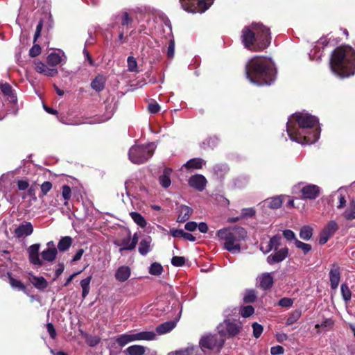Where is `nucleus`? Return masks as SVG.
<instances>
[{
    "label": "nucleus",
    "instance_id": "f257e3e1",
    "mask_svg": "<svg viewBox=\"0 0 355 355\" xmlns=\"http://www.w3.org/2000/svg\"><path fill=\"white\" fill-rule=\"evenodd\" d=\"M292 117L297 126L291 121L287 123L286 130L291 139L302 144H311L318 140L320 130L318 128L313 130L318 123L315 116L307 113L297 112Z\"/></svg>",
    "mask_w": 355,
    "mask_h": 355
},
{
    "label": "nucleus",
    "instance_id": "f03ea898",
    "mask_svg": "<svg viewBox=\"0 0 355 355\" xmlns=\"http://www.w3.org/2000/svg\"><path fill=\"white\" fill-rule=\"evenodd\" d=\"M247 78L259 86L270 85L276 78V69L270 60L256 56L245 65Z\"/></svg>",
    "mask_w": 355,
    "mask_h": 355
},
{
    "label": "nucleus",
    "instance_id": "7ed1b4c3",
    "mask_svg": "<svg viewBox=\"0 0 355 355\" xmlns=\"http://www.w3.org/2000/svg\"><path fill=\"white\" fill-rule=\"evenodd\" d=\"M241 42L245 49L251 51H263L271 43L270 30L261 23H252L241 31Z\"/></svg>",
    "mask_w": 355,
    "mask_h": 355
},
{
    "label": "nucleus",
    "instance_id": "20e7f679",
    "mask_svg": "<svg viewBox=\"0 0 355 355\" xmlns=\"http://www.w3.org/2000/svg\"><path fill=\"white\" fill-rule=\"evenodd\" d=\"M331 71L341 78L349 77L355 73V50L349 46H340L331 55Z\"/></svg>",
    "mask_w": 355,
    "mask_h": 355
},
{
    "label": "nucleus",
    "instance_id": "39448f33",
    "mask_svg": "<svg viewBox=\"0 0 355 355\" xmlns=\"http://www.w3.org/2000/svg\"><path fill=\"white\" fill-rule=\"evenodd\" d=\"M217 236L224 241V249L232 254H239L241 250V242L247 236V232L243 227L236 225L219 230Z\"/></svg>",
    "mask_w": 355,
    "mask_h": 355
},
{
    "label": "nucleus",
    "instance_id": "423d86ee",
    "mask_svg": "<svg viewBox=\"0 0 355 355\" xmlns=\"http://www.w3.org/2000/svg\"><path fill=\"white\" fill-rule=\"evenodd\" d=\"M40 248V243H35L29 246L27 251L28 253V260L31 263L41 266L43 265V261L52 262L53 261L58 254V250L56 248L51 249H45L41 252L42 259L40 258L39 251Z\"/></svg>",
    "mask_w": 355,
    "mask_h": 355
},
{
    "label": "nucleus",
    "instance_id": "0eeeda50",
    "mask_svg": "<svg viewBox=\"0 0 355 355\" xmlns=\"http://www.w3.org/2000/svg\"><path fill=\"white\" fill-rule=\"evenodd\" d=\"M155 149V146L153 143L146 146H132L128 152L129 159L134 164H143L153 156Z\"/></svg>",
    "mask_w": 355,
    "mask_h": 355
},
{
    "label": "nucleus",
    "instance_id": "6e6552de",
    "mask_svg": "<svg viewBox=\"0 0 355 355\" xmlns=\"http://www.w3.org/2000/svg\"><path fill=\"white\" fill-rule=\"evenodd\" d=\"M243 329L241 322H235L230 319H225L217 327L218 333L225 339L232 338L238 336Z\"/></svg>",
    "mask_w": 355,
    "mask_h": 355
},
{
    "label": "nucleus",
    "instance_id": "1a4fd4ad",
    "mask_svg": "<svg viewBox=\"0 0 355 355\" xmlns=\"http://www.w3.org/2000/svg\"><path fill=\"white\" fill-rule=\"evenodd\" d=\"M225 339L218 333L217 334H207L201 337L199 341V346L202 350L205 349L209 350H216L220 352L223 347Z\"/></svg>",
    "mask_w": 355,
    "mask_h": 355
},
{
    "label": "nucleus",
    "instance_id": "9d476101",
    "mask_svg": "<svg viewBox=\"0 0 355 355\" xmlns=\"http://www.w3.org/2000/svg\"><path fill=\"white\" fill-rule=\"evenodd\" d=\"M330 286L332 290L338 288L340 281V268L338 263H333L329 273Z\"/></svg>",
    "mask_w": 355,
    "mask_h": 355
},
{
    "label": "nucleus",
    "instance_id": "9b49d317",
    "mask_svg": "<svg viewBox=\"0 0 355 355\" xmlns=\"http://www.w3.org/2000/svg\"><path fill=\"white\" fill-rule=\"evenodd\" d=\"M320 193V188L315 184H307L301 189L302 198L315 200Z\"/></svg>",
    "mask_w": 355,
    "mask_h": 355
},
{
    "label": "nucleus",
    "instance_id": "f8f14e48",
    "mask_svg": "<svg viewBox=\"0 0 355 355\" xmlns=\"http://www.w3.org/2000/svg\"><path fill=\"white\" fill-rule=\"evenodd\" d=\"M288 256V248L284 247L277 250H275V252L270 254L267 257V262L270 265H273L277 263L283 261Z\"/></svg>",
    "mask_w": 355,
    "mask_h": 355
},
{
    "label": "nucleus",
    "instance_id": "ddd939ff",
    "mask_svg": "<svg viewBox=\"0 0 355 355\" xmlns=\"http://www.w3.org/2000/svg\"><path fill=\"white\" fill-rule=\"evenodd\" d=\"M207 182L205 177L200 174L192 175L189 180V185L198 191H202L205 189Z\"/></svg>",
    "mask_w": 355,
    "mask_h": 355
},
{
    "label": "nucleus",
    "instance_id": "4468645a",
    "mask_svg": "<svg viewBox=\"0 0 355 355\" xmlns=\"http://www.w3.org/2000/svg\"><path fill=\"white\" fill-rule=\"evenodd\" d=\"M35 69L37 72L49 77H54L58 75V71L54 68H49L46 64L40 60H35Z\"/></svg>",
    "mask_w": 355,
    "mask_h": 355
},
{
    "label": "nucleus",
    "instance_id": "2eb2a0df",
    "mask_svg": "<svg viewBox=\"0 0 355 355\" xmlns=\"http://www.w3.org/2000/svg\"><path fill=\"white\" fill-rule=\"evenodd\" d=\"M4 277L8 278V283L12 289L26 293V286L22 282L15 279L11 272L8 271L5 275L1 276L2 279H4Z\"/></svg>",
    "mask_w": 355,
    "mask_h": 355
},
{
    "label": "nucleus",
    "instance_id": "dca6fc26",
    "mask_svg": "<svg viewBox=\"0 0 355 355\" xmlns=\"http://www.w3.org/2000/svg\"><path fill=\"white\" fill-rule=\"evenodd\" d=\"M33 232V227L30 222H24L20 224L14 230L15 235L19 239L31 235Z\"/></svg>",
    "mask_w": 355,
    "mask_h": 355
},
{
    "label": "nucleus",
    "instance_id": "f3484780",
    "mask_svg": "<svg viewBox=\"0 0 355 355\" xmlns=\"http://www.w3.org/2000/svg\"><path fill=\"white\" fill-rule=\"evenodd\" d=\"M28 280L39 291H44L49 285L44 277L35 276L32 272L28 273Z\"/></svg>",
    "mask_w": 355,
    "mask_h": 355
},
{
    "label": "nucleus",
    "instance_id": "a211bd4d",
    "mask_svg": "<svg viewBox=\"0 0 355 355\" xmlns=\"http://www.w3.org/2000/svg\"><path fill=\"white\" fill-rule=\"evenodd\" d=\"M274 283V278L270 272L262 273L259 277V286L263 290H269Z\"/></svg>",
    "mask_w": 355,
    "mask_h": 355
},
{
    "label": "nucleus",
    "instance_id": "6ab92c4d",
    "mask_svg": "<svg viewBox=\"0 0 355 355\" xmlns=\"http://www.w3.org/2000/svg\"><path fill=\"white\" fill-rule=\"evenodd\" d=\"M177 209L179 213L177 218L178 223H184L188 220L193 212V209L190 207L184 205H180Z\"/></svg>",
    "mask_w": 355,
    "mask_h": 355
},
{
    "label": "nucleus",
    "instance_id": "aec40b11",
    "mask_svg": "<svg viewBox=\"0 0 355 355\" xmlns=\"http://www.w3.org/2000/svg\"><path fill=\"white\" fill-rule=\"evenodd\" d=\"M130 274V268L128 266H122L116 270L114 277L117 281L124 282L128 279Z\"/></svg>",
    "mask_w": 355,
    "mask_h": 355
},
{
    "label": "nucleus",
    "instance_id": "412c9836",
    "mask_svg": "<svg viewBox=\"0 0 355 355\" xmlns=\"http://www.w3.org/2000/svg\"><path fill=\"white\" fill-rule=\"evenodd\" d=\"M106 78L102 75H97L91 82V87L96 92H102L105 87Z\"/></svg>",
    "mask_w": 355,
    "mask_h": 355
},
{
    "label": "nucleus",
    "instance_id": "4be33fe9",
    "mask_svg": "<svg viewBox=\"0 0 355 355\" xmlns=\"http://www.w3.org/2000/svg\"><path fill=\"white\" fill-rule=\"evenodd\" d=\"M176 320H170L163 322L156 327V332L159 335L168 333L176 327Z\"/></svg>",
    "mask_w": 355,
    "mask_h": 355
},
{
    "label": "nucleus",
    "instance_id": "5701e85b",
    "mask_svg": "<svg viewBox=\"0 0 355 355\" xmlns=\"http://www.w3.org/2000/svg\"><path fill=\"white\" fill-rule=\"evenodd\" d=\"M172 173V169L171 168L166 167L163 171L162 175L159 177V182L160 185L164 188L167 189L170 187L171 184V175Z\"/></svg>",
    "mask_w": 355,
    "mask_h": 355
},
{
    "label": "nucleus",
    "instance_id": "b1692460",
    "mask_svg": "<svg viewBox=\"0 0 355 355\" xmlns=\"http://www.w3.org/2000/svg\"><path fill=\"white\" fill-rule=\"evenodd\" d=\"M152 239L150 236L141 239L139 243L138 251L140 254L145 256L150 251Z\"/></svg>",
    "mask_w": 355,
    "mask_h": 355
},
{
    "label": "nucleus",
    "instance_id": "393cba45",
    "mask_svg": "<svg viewBox=\"0 0 355 355\" xmlns=\"http://www.w3.org/2000/svg\"><path fill=\"white\" fill-rule=\"evenodd\" d=\"M205 164L202 158H192L183 165L187 169H200Z\"/></svg>",
    "mask_w": 355,
    "mask_h": 355
},
{
    "label": "nucleus",
    "instance_id": "a878e982",
    "mask_svg": "<svg viewBox=\"0 0 355 355\" xmlns=\"http://www.w3.org/2000/svg\"><path fill=\"white\" fill-rule=\"evenodd\" d=\"M135 340V336L133 334H123L117 336L115 338V342L120 346V347H124L128 343L130 342H133Z\"/></svg>",
    "mask_w": 355,
    "mask_h": 355
},
{
    "label": "nucleus",
    "instance_id": "bb28decb",
    "mask_svg": "<svg viewBox=\"0 0 355 355\" xmlns=\"http://www.w3.org/2000/svg\"><path fill=\"white\" fill-rule=\"evenodd\" d=\"M145 352V347L139 345H134L126 348L123 352L127 355H144Z\"/></svg>",
    "mask_w": 355,
    "mask_h": 355
},
{
    "label": "nucleus",
    "instance_id": "cd10ccee",
    "mask_svg": "<svg viewBox=\"0 0 355 355\" xmlns=\"http://www.w3.org/2000/svg\"><path fill=\"white\" fill-rule=\"evenodd\" d=\"M72 242L73 239L71 236H63L58 242L57 250L60 252H64L71 247Z\"/></svg>",
    "mask_w": 355,
    "mask_h": 355
},
{
    "label": "nucleus",
    "instance_id": "c85d7f7f",
    "mask_svg": "<svg viewBox=\"0 0 355 355\" xmlns=\"http://www.w3.org/2000/svg\"><path fill=\"white\" fill-rule=\"evenodd\" d=\"M281 236L279 235L273 236L267 243L266 252L272 250H277L281 245Z\"/></svg>",
    "mask_w": 355,
    "mask_h": 355
},
{
    "label": "nucleus",
    "instance_id": "c756f323",
    "mask_svg": "<svg viewBox=\"0 0 355 355\" xmlns=\"http://www.w3.org/2000/svg\"><path fill=\"white\" fill-rule=\"evenodd\" d=\"M343 216L347 220L355 219V201L354 200L349 201L347 209L343 213Z\"/></svg>",
    "mask_w": 355,
    "mask_h": 355
},
{
    "label": "nucleus",
    "instance_id": "7c9ffc66",
    "mask_svg": "<svg viewBox=\"0 0 355 355\" xmlns=\"http://www.w3.org/2000/svg\"><path fill=\"white\" fill-rule=\"evenodd\" d=\"M135 340H153L156 338V334L153 331H141L134 334Z\"/></svg>",
    "mask_w": 355,
    "mask_h": 355
},
{
    "label": "nucleus",
    "instance_id": "2f4dec72",
    "mask_svg": "<svg viewBox=\"0 0 355 355\" xmlns=\"http://www.w3.org/2000/svg\"><path fill=\"white\" fill-rule=\"evenodd\" d=\"M92 279V275H89L87 277H86L85 279H83L80 281V286L82 287V297L83 298H85L89 293V290H90V282H91V280Z\"/></svg>",
    "mask_w": 355,
    "mask_h": 355
},
{
    "label": "nucleus",
    "instance_id": "473e14b6",
    "mask_svg": "<svg viewBox=\"0 0 355 355\" xmlns=\"http://www.w3.org/2000/svg\"><path fill=\"white\" fill-rule=\"evenodd\" d=\"M133 221L139 227L144 228L146 226V220L144 217L139 212L132 211L130 214Z\"/></svg>",
    "mask_w": 355,
    "mask_h": 355
},
{
    "label": "nucleus",
    "instance_id": "72a5a7b5",
    "mask_svg": "<svg viewBox=\"0 0 355 355\" xmlns=\"http://www.w3.org/2000/svg\"><path fill=\"white\" fill-rule=\"evenodd\" d=\"M338 230V225L336 222L331 220L327 224L322 231L325 232L328 236L332 237Z\"/></svg>",
    "mask_w": 355,
    "mask_h": 355
},
{
    "label": "nucleus",
    "instance_id": "f704fd0d",
    "mask_svg": "<svg viewBox=\"0 0 355 355\" xmlns=\"http://www.w3.org/2000/svg\"><path fill=\"white\" fill-rule=\"evenodd\" d=\"M313 228L309 225H304L302 227L300 231V237L304 240L309 241L313 236Z\"/></svg>",
    "mask_w": 355,
    "mask_h": 355
},
{
    "label": "nucleus",
    "instance_id": "c9c22d12",
    "mask_svg": "<svg viewBox=\"0 0 355 355\" xmlns=\"http://www.w3.org/2000/svg\"><path fill=\"white\" fill-rule=\"evenodd\" d=\"M47 63L51 67H55L62 62V58L59 53H51L46 58Z\"/></svg>",
    "mask_w": 355,
    "mask_h": 355
},
{
    "label": "nucleus",
    "instance_id": "e433bc0d",
    "mask_svg": "<svg viewBox=\"0 0 355 355\" xmlns=\"http://www.w3.org/2000/svg\"><path fill=\"white\" fill-rule=\"evenodd\" d=\"M0 89L5 96L10 97L12 101L16 99L12 86L9 83H5L0 84Z\"/></svg>",
    "mask_w": 355,
    "mask_h": 355
},
{
    "label": "nucleus",
    "instance_id": "4c0bfd02",
    "mask_svg": "<svg viewBox=\"0 0 355 355\" xmlns=\"http://www.w3.org/2000/svg\"><path fill=\"white\" fill-rule=\"evenodd\" d=\"M301 315H302L301 310L295 309V310L293 311L291 313H289V315L286 319V324L291 325V324H294L295 322H297L300 319V318L301 317Z\"/></svg>",
    "mask_w": 355,
    "mask_h": 355
},
{
    "label": "nucleus",
    "instance_id": "58836bf2",
    "mask_svg": "<svg viewBox=\"0 0 355 355\" xmlns=\"http://www.w3.org/2000/svg\"><path fill=\"white\" fill-rule=\"evenodd\" d=\"M342 297L345 302H349L352 298V292L347 284H342L340 286Z\"/></svg>",
    "mask_w": 355,
    "mask_h": 355
},
{
    "label": "nucleus",
    "instance_id": "ea45409f",
    "mask_svg": "<svg viewBox=\"0 0 355 355\" xmlns=\"http://www.w3.org/2000/svg\"><path fill=\"white\" fill-rule=\"evenodd\" d=\"M163 270L162 266L157 262L153 263L149 268V273L153 275H160Z\"/></svg>",
    "mask_w": 355,
    "mask_h": 355
},
{
    "label": "nucleus",
    "instance_id": "a19ab883",
    "mask_svg": "<svg viewBox=\"0 0 355 355\" xmlns=\"http://www.w3.org/2000/svg\"><path fill=\"white\" fill-rule=\"evenodd\" d=\"M257 297L254 290H248L243 297V302L246 304L253 303Z\"/></svg>",
    "mask_w": 355,
    "mask_h": 355
},
{
    "label": "nucleus",
    "instance_id": "79ce46f5",
    "mask_svg": "<svg viewBox=\"0 0 355 355\" xmlns=\"http://www.w3.org/2000/svg\"><path fill=\"white\" fill-rule=\"evenodd\" d=\"M295 245L297 248L302 250L304 254L309 253L312 249V247L310 244L300 241L298 239H295Z\"/></svg>",
    "mask_w": 355,
    "mask_h": 355
},
{
    "label": "nucleus",
    "instance_id": "37998d69",
    "mask_svg": "<svg viewBox=\"0 0 355 355\" xmlns=\"http://www.w3.org/2000/svg\"><path fill=\"white\" fill-rule=\"evenodd\" d=\"M85 342L89 347H95L101 342V338L98 336L85 335Z\"/></svg>",
    "mask_w": 355,
    "mask_h": 355
},
{
    "label": "nucleus",
    "instance_id": "c03bdc74",
    "mask_svg": "<svg viewBox=\"0 0 355 355\" xmlns=\"http://www.w3.org/2000/svg\"><path fill=\"white\" fill-rule=\"evenodd\" d=\"M239 312L242 317L248 318L254 314V309L252 305L241 306Z\"/></svg>",
    "mask_w": 355,
    "mask_h": 355
},
{
    "label": "nucleus",
    "instance_id": "a18cd8bd",
    "mask_svg": "<svg viewBox=\"0 0 355 355\" xmlns=\"http://www.w3.org/2000/svg\"><path fill=\"white\" fill-rule=\"evenodd\" d=\"M283 203V199L281 196L272 198L268 202V207L271 209H278L281 207Z\"/></svg>",
    "mask_w": 355,
    "mask_h": 355
},
{
    "label": "nucleus",
    "instance_id": "49530a36",
    "mask_svg": "<svg viewBox=\"0 0 355 355\" xmlns=\"http://www.w3.org/2000/svg\"><path fill=\"white\" fill-rule=\"evenodd\" d=\"M62 196L65 200L64 205H67L68 201L71 197V189L69 185L64 184L62 187Z\"/></svg>",
    "mask_w": 355,
    "mask_h": 355
},
{
    "label": "nucleus",
    "instance_id": "de8ad7c7",
    "mask_svg": "<svg viewBox=\"0 0 355 355\" xmlns=\"http://www.w3.org/2000/svg\"><path fill=\"white\" fill-rule=\"evenodd\" d=\"M130 243L127 246H125V247H123L121 248H120L119 251L121 252L123 250H132L133 249H135V248L136 247L137 243H138V236H137V234L135 233L132 238L130 239Z\"/></svg>",
    "mask_w": 355,
    "mask_h": 355
},
{
    "label": "nucleus",
    "instance_id": "09e8293b",
    "mask_svg": "<svg viewBox=\"0 0 355 355\" xmlns=\"http://www.w3.org/2000/svg\"><path fill=\"white\" fill-rule=\"evenodd\" d=\"M252 327L253 329V336L256 338H259L263 331V326L258 322H254L252 323Z\"/></svg>",
    "mask_w": 355,
    "mask_h": 355
},
{
    "label": "nucleus",
    "instance_id": "8fccbe9b",
    "mask_svg": "<svg viewBox=\"0 0 355 355\" xmlns=\"http://www.w3.org/2000/svg\"><path fill=\"white\" fill-rule=\"evenodd\" d=\"M128 71L131 72L137 71V62L133 56H128L127 59Z\"/></svg>",
    "mask_w": 355,
    "mask_h": 355
},
{
    "label": "nucleus",
    "instance_id": "3c124183",
    "mask_svg": "<svg viewBox=\"0 0 355 355\" xmlns=\"http://www.w3.org/2000/svg\"><path fill=\"white\" fill-rule=\"evenodd\" d=\"M41 194L40 195V198H42L43 196H46L49 191L52 189V183L49 181H45L44 182L41 186Z\"/></svg>",
    "mask_w": 355,
    "mask_h": 355
},
{
    "label": "nucleus",
    "instance_id": "603ef678",
    "mask_svg": "<svg viewBox=\"0 0 355 355\" xmlns=\"http://www.w3.org/2000/svg\"><path fill=\"white\" fill-rule=\"evenodd\" d=\"M133 22V19L129 15L128 12H123L121 15V26L128 27Z\"/></svg>",
    "mask_w": 355,
    "mask_h": 355
},
{
    "label": "nucleus",
    "instance_id": "864d4df0",
    "mask_svg": "<svg viewBox=\"0 0 355 355\" xmlns=\"http://www.w3.org/2000/svg\"><path fill=\"white\" fill-rule=\"evenodd\" d=\"M185 261L184 257L174 256L171 259V264L175 267H181L184 265Z\"/></svg>",
    "mask_w": 355,
    "mask_h": 355
},
{
    "label": "nucleus",
    "instance_id": "5fc2aeb1",
    "mask_svg": "<svg viewBox=\"0 0 355 355\" xmlns=\"http://www.w3.org/2000/svg\"><path fill=\"white\" fill-rule=\"evenodd\" d=\"M278 304L282 307L288 308L293 306V300L288 297H283L279 300Z\"/></svg>",
    "mask_w": 355,
    "mask_h": 355
},
{
    "label": "nucleus",
    "instance_id": "6e6d98bb",
    "mask_svg": "<svg viewBox=\"0 0 355 355\" xmlns=\"http://www.w3.org/2000/svg\"><path fill=\"white\" fill-rule=\"evenodd\" d=\"M42 49L39 44H33L29 50V55L31 58H35L41 53Z\"/></svg>",
    "mask_w": 355,
    "mask_h": 355
},
{
    "label": "nucleus",
    "instance_id": "4d7b16f0",
    "mask_svg": "<svg viewBox=\"0 0 355 355\" xmlns=\"http://www.w3.org/2000/svg\"><path fill=\"white\" fill-rule=\"evenodd\" d=\"M175 53V41L174 40H171L168 43V46L167 49V56L169 58H173Z\"/></svg>",
    "mask_w": 355,
    "mask_h": 355
},
{
    "label": "nucleus",
    "instance_id": "13d9d810",
    "mask_svg": "<svg viewBox=\"0 0 355 355\" xmlns=\"http://www.w3.org/2000/svg\"><path fill=\"white\" fill-rule=\"evenodd\" d=\"M334 322L331 318H327V319H325L324 321H322L320 324H315V328L331 327L334 325Z\"/></svg>",
    "mask_w": 355,
    "mask_h": 355
},
{
    "label": "nucleus",
    "instance_id": "bf43d9fd",
    "mask_svg": "<svg viewBox=\"0 0 355 355\" xmlns=\"http://www.w3.org/2000/svg\"><path fill=\"white\" fill-rule=\"evenodd\" d=\"M46 329H47V331L49 334V336L50 337L52 338V339H55L57 336V332H56V330L53 326V324L51 322L49 323H47L46 324Z\"/></svg>",
    "mask_w": 355,
    "mask_h": 355
},
{
    "label": "nucleus",
    "instance_id": "052dcab7",
    "mask_svg": "<svg viewBox=\"0 0 355 355\" xmlns=\"http://www.w3.org/2000/svg\"><path fill=\"white\" fill-rule=\"evenodd\" d=\"M255 215V210L253 208H244L241 211L242 217H252Z\"/></svg>",
    "mask_w": 355,
    "mask_h": 355
},
{
    "label": "nucleus",
    "instance_id": "680f3d73",
    "mask_svg": "<svg viewBox=\"0 0 355 355\" xmlns=\"http://www.w3.org/2000/svg\"><path fill=\"white\" fill-rule=\"evenodd\" d=\"M284 352V349L282 346L277 345L270 348V353L272 355H279Z\"/></svg>",
    "mask_w": 355,
    "mask_h": 355
},
{
    "label": "nucleus",
    "instance_id": "e2e57ef3",
    "mask_svg": "<svg viewBox=\"0 0 355 355\" xmlns=\"http://www.w3.org/2000/svg\"><path fill=\"white\" fill-rule=\"evenodd\" d=\"M284 236L288 240V241H292L297 239L295 238V233L291 230H286L283 232Z\"/></svg>",
    "mask_w": 355,
    "mask_h": 355
},
{
    "label": "nucleus",
    "instance_id": "0e129e2a",
    "mask_svg": "<svg viewBox=\"0 0 355 355\" xmlns=\"http://www.w3.org/2000/svg\"><path fill=\"white\" fill-rule=\"evenodd\" d=\"M17 184L18 189L20 191L26 190L29 187V183L26 180H18L17 182Z\"/></svg>",
    "mask_w": 355,
    "mask_h": 355
},
{
    "label": "nucleus",
    "instance_id": "69168bd1",
    "mask_svg": "<svg viewBox=\"0 0 355 355\" xmlns=\"http://www.w3.org/2000/svg\"><path fill=\"white\" fill-rule=\"evenodd\" d=\"M197 227H198V224L195 221L187 222L184 225L185 230H187V231H189V232L195 231L196 230Z\"/></svg>",
    "mask_w": 355,
    "mask_h": 355
},
{
    "label": "nucleus",
    "instance_id": "338daca9",
    "mask_svg": "<svg viewBox=\"0 0 355 355\" xmlns=\"http://www.w3.org/2000/svg\"><path fill=\"white\" fill-rule=\"evenodd\" d=\"M170 234L173 237L182 238L184 231L182 230L172 228L170 230Z\"/></svg>",
    "mask_w": 355,
    "mask_h": 355
},
{
    "label": "nucleus",
    "instance_id": "774afa93",
    "mask_svg": "<svg viewBox=\"0 0 355 355\" xmlns=\"http://www.w3.org/2000/svg\"><path fill=\"white\" fill-rule=\"evenodd\" d=\"M148 111L151 113V114H156L157 113L159 110H160V107L158 103H150L148 105Z\"/></svg>",
    "mask_w": 355,
    "mask_h": 355
}]
</instances>
